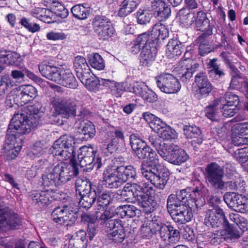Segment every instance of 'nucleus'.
Here are the masks:
<instances>
[{"instance_id":"obj_1","label":"nucleus","mask_w":248,"mask_h":248,"mask_svg":"<svg viewBox=\"0 0 248 248\" xmlns=\"http://www.w3.org/2000/svg\"><path fill=\"white\" fill-rule=\"evenodd\" d=\"M122 191V195L128 197L132 202L137 203L143 208L146 213H150L154 211L157 206L156 202L153 199L155 193L153 187L143 183H133L126 184Z\"/></svg>"},{"instance_id":"obj_2","label":"nucleus","mask_w":248,"mask_h":248,"mask_svg":"<svg viewBox=\"0 0 248 248\" xmlns=\"http://www.w3.org/2000/svg\"><path fill=\"white\" fill-rule=\"evenodd\" d=\"M195 187L191 189V192H187L186 189H182L175 194L170 195L167 199V209L168 212L174 210L186 208L197 209L200 206V202L198 200L200 194H205L207 189L202 186L199 180L194 181Z\"/></svg>"},{"instance_id":"obj_3","label":"nucleus","mask_w":248,"mask_h":248,"mask_svg":"<svg viewBox=\"0 0 248 248\" xmlns=\"http://www.w3.org/2000/svg\"><path fill=\"white\" fill-rule=\"evenodd\" d=\"M78 173L77 161H72L71 164L61 162L46 169L42 176V185L47 187L58 186L70 180Z\"/></svg>"},{"instance_id":"obj_4","label":"nucleus","mask_w":248,"mask_h":248,"mask_svg":"<svg viewBox=\"0 0 248 248\" xmlns=\"http://www.w3.org/2000/svg\"><path fill=\"white\" fill-rule=\"evenodd\" d=\"M205 171L206 183L209 187L214 190H226L228 187L231 190H244L245 182L240 178L227 183L224 181V170L216 163L212 162L208 164L205 168Z\"/></svg>"},{"instance_id":"obj_5","label":"nucleus","mask_w":248,"mask_h":248,"mask_svg":"<svg viewBox=\"0 0 248 248\" xmlns=\"http://www.w3.org/2000/svg\"><path fill=\"white\" fill-rule=\"evenodd\" d=\"M40 72L48 79L67 88L75 89L78 82L68 69H64L42 62L38 65Z\"/></svg>"},{"instance_id":"obj_6","label":"nucleus","mask_w":248,"mask_h":248,"mask_svg":"<svg viewBox=\"0 0 248 248\" xmlns=\"http://www.w3.org/2000/svg\"><path fill=\"white\" fill-rule=\"evenodd\" d=\"M154 147L159 155L164 160L172 164L179 165L186 161L188 155L182 149L174 144H160L159 138L151 139Z\"/></svg>"},{"instance_id":"obj_7","label":"nucleus","mask_w":248,"mask_h":248,"mask_svg":"<svg viewBox=\"0 0 248 248\" xmlns=\"http://www.w3.org/2000/svg\"><path fill=\"white\" fill-rule=\"evenodd\" d=\"M75 139L73 137L63 135L54 142L50 149L54 156H59V159L66 160L70 159L71 163L75 157L74 144Z\"/></svg>"},{"instance_id":"obj_8","label":"nucleus","mask_w":248,"mask_h":248,"mask_svg":"<svg viewBox=\"0 0 248 248\" xmlns=\"http://www.w3.org/2000/svg\"><path fill=\"white\" fill-rule=\"evenodd\" d=\"M150 168L147 164H142L140 169L142 177L150 182L156 188L163 189L169 179L170 172L167 168L160 171Z\"/></svg>"},{"instance_id":"obj_9","label":"nucleus","mask_w":248,"mask_h":248,"mask_svg":"<svg viewBox=\"0 0 248 248\" xmlns=\"http://www.w3.org/2000/svg\"><path fill=\"white\" fill-rule=\"evenodd\" d=\"M153 233L159 232L160 238L165 243H175L180 237L179 231L170 225L162 223L160 220L155 219L147 220Z\"/></svg>"},{"instance_id":"obj_10","label":"nucleus","mask_w":248,"mask_h":248,"mask_svg":"<svg viewBox=\"0 0 248 248\" xmlns=\"http://www.w3.org/2000/svg\"><path fill=\"white\" fill-rule=\"evenodd\" d=\"M33 127L32 123L29 120L27 115L22 112L14 114L11 120L7 129V135H14L19 137L21 135L29 133Z\"/></svg>"},{"instance_id":"obj_11","label":"nucleus","mask_w":248,"mask_h":248,"mask_svg":"<svg viewBox=\"0 0 248 248\" xmlns=\"http://www.w3.org/2000/svg\"><path fill=\"white\" fill-rule=\"evenodd\" d=\"M82 220L87 224V233L80 230L76 235H73L69 240L68 248H86L87 241L85 237L88 235L90 241L93 238V218L91 215L85 214L82 216Z\"/></svg>"},{"instance_id":"obj_12","label":"nucleus","mask_w":248,"mask_h":248,"mask_svg":"<svg viewBox=\"0 0 248 248\" xmlns=\"http://www.w3.org/2000/svg\"><path fill=\"white\" fill-rule=\"evenodd\" d=\"M197 15V16H196L194 13L187 14L186 23L187 25L192 26L197 30L203 32L199 37V40L201 41L203 38L212 34L213 27L210 25L209 20L203 12L199 11Z\"/></svg>"},{"instance_id":"obj_13","label":"nucleus","mask_w":248,"mask_h":248,"mask_svg":"<svg viewBox=\"0 0 248 248\" xmlns=\"http://www.w3.org/2000/svg\"><path fill=\"white\" fill-rule=\"evenodd\" d=\"M52 220L60 224L68 222L67 225L74 222L77 218V211L73 203H66L56 207L51 213Z\"/></svg>"},{"instance_id":"obj_14","label":"nucleus","mask_w":248,"mask_h":248,"mask_svg":"<svg viewBox=\"0 0 248 248\" xmlns=\"http://www.w3.org/2000/svg\"><path fill=\"white\" fill-rule=\"evenodd\" d=\"M111 198L107 193H104L100 195L97 200V205L94 214V220L98 221L100 224L105 223L114 216L113 209L108 208L107 206L109 204Z\"/></svg>"},{"instance_id":"obj_15","label":"nucleus","mask_w":248,"mask_h":248,"mask_svg":"<svg viewBox=\"0 0 248 248\" xmlns=\"http://www.w3.org/2000/svg\"><path fill=\"white\" fill-rule=\"evenodd\" d=\"M224 229L218 230L212 234V242L219 244L226 240L233 242L238 239L243 234V230L239 227L229 224L227 220H224L223 224Z\"/></svg>"},{"instance_id":"obj_16","label":"nucleus","mask_w":248,"mask_h":248,"mask_svg":"<svg viewBox=\"0 0 248 248\" xmlns=\"http://www.w3.org/2000/svg\"><path fill=\"white\" fill-rule=\"evenodd\" d=\"M94 32L99 40L104 41L112 37L115 30L109 19L96 16L94 17Z\"/></svg>"},{"instance_id":"obj_17","label":"nucleus","mask_w":248,"mask_h":248,"mask_svg":"<svg viewBox=\"0 0 248 248\" xmlns=\"http://www.w3.org/2000/svg\"><path fill=\"white\" fill-rule=\"evenodd\" d=\"M158 88L166 93H175L180 91L181 85L179 80L172 75L165 73L156 77Z\"/></svg>"},{"instance_id":"obj_18","label":"nucleus","mask_w":248,"mask_h":248,"mask_svg":"<svg viewBox=\"0 0 248 248\" xmlns=\"http://www.w3.org/2000/svg\"><path fill=\"white\" fill-rule=\"evenodd\" d=\"M74 67L78 74L82 76L81 82L90 91H93V80L91 73L92 70L86 62L85 59L81 56H77L74 62Z\"/></svg>"},{"instance_id":"obj_19","label":"nucleus","mask_w":248,"mask_h":248,"mask_svg":"<svg viewBox=\"0 0 248 248\" xmlns=\"http://www.w3.org/2000/svg\"><path fill=\"white\" fill-rule=\"evenodd\" d=\"M50 102L56 112L64 118L76 114L75 105L70 98L54 96L50 98Z\"/></svg>"},{"instance_id":"obj_20","label":"nucleus","mask_w":248,"mask_h":248,"mask_svg":"<svg viewBox=\"0 0 248 248\" xmlns=\"http://www.w3.org/2000/svg\"><path fill=\"white\" fill-rule=\"evenodd\" d=\"M106 227L108 237L109 240L116 243H121L124 241L125 234L121 220H109L106 223Z\"/></svg>"},{"instance_id":"obj_21","label":"nucleus","mask_w":248,"mask_h":248,"mask_svg":"<svg viewBox=\"0 0 248 248\" xmlns=\"http://www.w3.org/2000/svg\"><path fill=\"white\" fill-rule=\"evenodd\" d=\"M37 96V90L32 85H23L18 87L14 100L18 106H23Z\"/></svg>"},{"instance_id":"obj_22","label":"nucleus","mask_w":248,"mask_h":248,"mask_svg":"<svg viewBox=\"0 0 248 248\" xmlns=\"http://www.w3.org/2000/svg\"><path fill=\"white\" fill-rule=\"evenodd\" d=\"M224 220L226 218L224 212L217 205L211 206L205 213L204 223L208 227H217L221 223L223 224Z\"/></svg>"},{"instance_id":"obj_23","label":"nucleus","mask_w":248,"mask_h":248,"mask_svg":"<svg viewBox=\"0 0 248 248\" xmlns=\"http://www.w3.org/2000/svg\"><path fill=\"white\" fill-rule=\"evenodd\" d=\"M101 86L110 87L111 93L117 97H120L126 91L125 84L124 82H114L108 79H99L94 75V92L98 90Z\"/></svg>"},{"instance_id":"obj_24","label":"nucleus","mask_w":248,"mask_h":248,"mask_svg":"<svg viewBox=\"0 0 248 248\" xmlns=\"http://www.w3.org/2000/svg\"><path fill=\"white\" fill-rule=\"evenodd\" d=\"M130 142L132 150L139 159L146 158L152 151L137 134H133L130 136Z\"/></svg>"},{"instance_id":"obj_25","label":"nucleus","mask_w":248,"mask_h":248,"mask_svg":"<svg viewBox=\"0 0 248 248\" xmlns=\"http://www.w3.org/2000/svg\"><path fill=\"white\" fill-rule=\"evenodd\" d=\"M1 212L0 228L7 227L11 229H17L19 228L21 225V220L17 214L8 209H5Z\"/></svg>"},{"instance_id":"obj_26","label":"nucleus","mask_w":248,"mask_h":248,"mask_svg":"<svg viewBox=\"0 0 248 248\" xmlns=\"http://www.w3.org/2000/svg\"><path fill=\"white\" fill-rule=\"evenodd\" d=\"M21 149V146L17 141V138L14 135L7 138L3 148V154L7 160L15 159Z\"/></svg>"},{"instance_id":"obj_27","label":"nucleus","mask_w":248,"mask_h":248,"mask_svg":"<svg viewBox=\"0 0 248 248\" xmlns=\"http://www.w3.org/2000/svg\"><path fill=\"white\" fill-rule=\"evenodd\" d=\"M225 202L230 206L237 208L241 213L248 212V198L242 194L232 192L227 195Z\"/></svg>"},{"instance_id":"obj_28","label":"nucleus","mask_w":248,"mask_h":248,"mask_svg":"<svg viewBox=\"0 0 248 248\" xmlns=\"http://www.w3.org/2000/svg\"><path fill=\"white\" fill-rule=\"evenodd\" d=\"M196 92L201 97L207 96L212 90L211 83L203 73L197 74L195 77Z\"/></svg>"},{"instance_id":"obj_29","label":"nucleus","mask_w":248,"mask_h":248,"mask_svg":"<svg viewBox=\"0 0 248 248\" xmlns=\"http://www.w3.org/2000/svg\"><path fill=\"white\" fill-rule=\"evenodd\" d=\"M103 179V185L110 188H117L123 184L116 167L105 171Z\"/></svg>"},{"instance_id":"obj_30","label":"nucleus","mask_w":248,"mask_h":248,"mask_svg":"<svg viewBox=\"0 0 248 248\" xmlns=\"http://www.w3.org/2000/svg\"><path fill=\"white\" fill-rule=\"evenodd\" d=\"M54 192L51 190L33 191L29 193V197L34 204L39 205H48L54 201Z\"/></svg>"},{"instance_id":"obj_31","label":"nucleus","mask_w":248,"mask_h":248,"mask_svg":"<svg viewBox=\"0 0 248 248\" xmlns=\"http://www.w3.org/2000/svg\"><path fill=\"white\" fill-rule=\"evenodd\" d=\"M150 10L154 16L159 20L168 18L171 14L169 5L162 0H156L152 2Z\"/></svg>"},{"instance_id":"obj_32","label":"nucleus","mask_w":248,"mask_h":248,"mask_svg":"<svg viewBox=\"0 0 248 248\" xmlns=\"http://www.w3.org/2000/svg\"><path fill=\"white\" fill-rule=\"evenodd\" d=\"M157 49L155 45L149 43L145 45L140 54V62L144 66H149L155 60Z\"/></svg>"},{"instance_id":"obj_33","label":"nucleus","mask_w":248,"mask_h":248,"mask_svg":"<svg viewBox=\"0 0 248 248\" xmlns=\"http://www.w3.org/2000/svg\"><path fill=\"white\" fill-rule=\"evenodd\" d=\"M149 33V43L155 45L158 40H164L169 36V30L167 27L160 23L155 24L153 27L152 31Z\"/></svg>"},{"instance_id":"obj_34","label":"nucleus","mask_w":248,"mask_h":248,"mask_svg":"<svg viewBox=\"0 0 248 248\" xmlns=\"http://www.w3.org/2000/svg\"><path fill=\"white\" fill-rule=\"evenodd\" d=\"M142 118L149 124L152 130L158 134L167 124L160 118L149 112H144Z\"/></svg>"},{"instance_id":"obj_35","label":"nucleus","mask_w":248,"mask_h":248,"mask_svg":"<svg viewBox=\"0 0 248 248\" xmlns=\"http://www.w3.org/2000/svg\"><path fill=\"white\" fill-rule=\"evenodd\" d=\"M192 210L189 209L188 207H186V208H179V209L169 212L174 222L180 224H185L191 220L193 217Z\"/></svg>"},{"instance_id":"obj_36","label":"nucleus","mask_w":248,"mask_h":248,"mask_svg":"<svg viewBox=\"0 0 248 248\" xmlns=\"http://www.w3.org/2000/svg\"><path fill=\"white\" fill-rule=\"evenodd\" d=\"M185 46L184 44L177 39H170L166 46V54L170 58L180 56Z\"/></svg>"},{"instance_id":"obj_37","label":"nucleus","mask_w":248,"mask_h":248,"mask_svg":"<svg viewBox=\"0 0 248 248\" xmlns=\"http://www.w3.org/2000/svg\"><path fill=\"white\" fill-rule=\"evenodd\" d=\"M178 134L175 129L172 128L168 124L163 129L162 131L158 134V136L154 135L149 137V141L151 144L154 147V145L151 142V139H154L155 137L159 138L161 141L160 144H168L165 143L163 140H170L177 138Z\"/></svg>"},{"instance_id":"obj_38","label":"nucleus","mask_w":248,"mask_h":248,"mask_svg":"<svg viewBox=\"0 0 248 248\" xmlns=\"http://www.w3.org/2000/svg\"><path fill=\"white\" fill-rule=\"evenodd\" d=\"M116 213L122 218L127 217H133L139 216L140 211L132 205H123L118 206L114 210Z\"/></svg>"},{"instance_id":"obj_39","label":"nucleus","mask_w":248,"mask_h":248,"mask_svg":"<svg viewBox=\"0 0 248 248\" xmlns=\"http://www.w3.org/2000/svg\"><path fill=\"white\" fill-rule=\"evenodd\" d=\"M140 0H124L120 5L118 15L120 17L125 16L137 7Z\"/></svg>"},{"instance_id":"obj_40","label":"nucleus","mask_w":248,"mask_h":248,"mask_svg":"<svg viewBox=\"0 0 248 248\" xmlns=\"http://www.w3.org/2000/svg\"><path fill=\"white\" fill-rule=\"evenodd\" d=\"M116 167L123 183L130 179H134L137 175L136 169L132 165Z\"/></svg>"},{"instance_id":"obj_41","label":"nucleus","mask_w":248,"mask_h":248,"mask_svg":"<svg viewBox=\"0 0 248 248\" xmlns=\"http://www.w3.org/2000/svg\"><path fill=\"white\" fill-rule=\"evenodd\" d=\"M184 133L187 139H193L192 141L200 144L202 142L201 131L196 126L186 125L184 128Z\"/></svg>"},{"instance_id":"obj_42","label":"nucleus","mask_w":248,"mask_h":248,"mask_svg":"<svg viewBox=\"0 0 248 248\" xmlns=\"http://www.w3.org/2000/svg\"><path fill=\"white\" fill-rule=\"evenodd\" d=\"M75 187L76 188V194L77 197H78V195L81 196L84 193H90L92 184L86 178H78L76 180Z\"/></svg>"},{"instance_id":"obj_43","label":"nucleus","mask_w":248,"mask_h":248,"mask_svg":"<svg viewBox=\"0 0 248 248\" xmlns=\"http://www.w3.org/2000/svg\"><path fill=\"white\" fill-rule=\"evenodd\" d=\"M148 39L149 33H143L140 35L134 41L130 49L131 52L133 54H138L140 52L141 47L143 48L145 45H148Z\"/></svg>"},{"instance_id":"obj_44","label":"nucleus","mask_w":248,"mask_h":248,"mask_svg":"<svg viewBox=\"0 0 248 248\" xmlns=\"http://www.w3.org/2000/svg\"><path fill=\"white\" fill-rule=\"evenodd\" d=\"M199 66V64L196 62L191 63L190 65L186 63L183 67H181L183 69L182 71L179 73V77L182 81L186 82L192 77L193 74L198 70Z\"/></svg>"},{"instance_id":"obj_45","label":"nucleus","mask_w":248,"mask_h":248,"mask_svg":"<svg viewBox=\"0 0 248 248\" xmlns=\"http://www.w3.org/2000/svg\"><path fill=\"white\" fill-rule=\"evenodd\" d=\"M216 61L217 59H216L210 60L208 63V68L209 69L208 74L210 77L217 79L223 76L224 74L222 70L219 68L216 63Z\"/></svg>"},{"instance_id":"obj_46","label":"nucleus","mask_w":248,"mask_h":248,"mask_svg":"<svg viewBox=\"0 0 248 248\" xmlns=\"http://www.w3.org/2000/svg\"><path fill=\"white\" fill-rule=\"evenodd\" d=\"M71 12L76 18L83 20L86 19L89 15L90 9L83 5L79 4L73 6L71 8Z\"/></svg>"},{"instance_id":"obj_47","label":"nucleus","mask_w":248,"mask_h":248,"mask_svg":"<svg viewBox=\"0 0 248 248\" xmlns=\"http://www.w3.org/2000/svg\"><path fill=\"white\" fill-rule=\"evenodd\" d=\"M216 105L219 106V108L222 109V115L225 117L233 116L238 111L235 106H232L227 103H221L219 100L216 99Z\"/></svg>"},{"instance_id":"obj_48","label":"nucleus","mask_w":248,"mask_h":248,"mask_svg":"<svg viewBox=\"0 0 248 248\" xmlns=\"http://www.w3.org/2000/svg\"><path fill=\"white\" fill-rule=\"evenodd\" d=\"M219 106L216 105V100L213 105L206 107L204 109L206 117L212 121H217L219 119V114L218 111Z\"/></svg>"},{"instance_id":"obj_49","label":"nucleus","mask_w":248,"mask_h":248,"mask_svg":"<svg viewBox=\"0 0 248 248\" xmlns=\"http://www.w3.org/2000/svg\"><path fill=\"white\" fill-rule=\"evenodd\" d=\"M221 103H227L232 106H236L239 102V99L238 95L231 92H227L225 96L220 97L217 99Z\"/></svg>"},{"instance_id":"obj_50","label":"nucleus","mask_w":248,"mask_h":248,"mask_svg":"<svg viewBox=\"0 0 248 248\" xmlns=\"http://www.w3.org/2000/svg\"><path fill=\"white\" fill-rule=\"evenodd\" d=\"M19 58V55L15 52H9L7 54H0V62L8 65L16 64Z\"/></svg>"},{"instance_id":"obj_51","label":"nucleus","mask_w":248,"mask_h":248,"mask_svg":"<svg viewBox=\"0 0 248 248\" xmlns=\"http://www.w3.org/2000/svg\"><path fill=\"white\" fill-rule=\"evenodd\" d=\"M79 199V205L85 209H89L92 206L93 204V196L90 193H84L81 194V196H78L77 197Z\"/></svg>"},{"instance_id":"obj_52","label":"nucleus","mask_w":248,"mask_h":248,"mask_svg":"<svg viewBox=\"0 0 248 248\" xmlns=\"http://www.w3.org/2000/svg\"><path fill=\"white\" fill-rule=\"evenodd\" d=\"M52 12L57 16L64 18L68 15V11L62 4L58 2H54L51 7Z\"/></svg>"},{"instance_id":"obj_53","label":"nucleus","mask_w":248,"mask_h":248,"mask_svg":"<svg viewBox=\"0 0 248 248\" xmlns=\"http://www.w3.org/2000/svg\"><path fill=\"white\" fill-rule=\"evenodd\" d=\"M78 159L79 162V164L77 162L78 165H80L81 168H84V171H89L93 169V158L78 155Z\"/></svg>"},{"instance_id":"obj_54","label":"nucleus","mask_w":248,"mask_h":248,"mask_svg":"<svg viewBox=\"0 0 248 248\" xmlns=\"http://www.w3.org/2000/svg\"><path fill=\"white\" fill-rule=\"evenodd\" d=\"M147 158L148 159L149 161L147 162H143L141 164H147L152 169H155L160 164V158L159 156L157 155L156 153L152 149V151L150 153Z\"/></svg>"},{"instance_id":"obj_55","label":"nucleus","mask_w":248,"mask_h":248,"mask_svg":"<svg viewBox=\"0 0 248 248\" xmlns=\"http://www.w3.org/2000/svg\"><path fill=\"white\" fill-rule=\"evenodd\" d=\"M143 100L148 103H153L157 101L156 94L146 85L140 96Z\"/></svg>"},{"instance_id":"obj_56","label":"nucleus","mask_w":248,"mask_h":248,"mask_svg":"<svg viewBox=\"0 0 248 248\" xmlns=\"http://www.w3.org/2000/svg\"><path fill=\"white\" fill-rule=\"evenodd\" d=\"M146 86V85L144 82H137L130 84L127 87V91L140 96Z\"/></svg>"},{"instance_id":"obj_57","label":"nucleus","mask_w":248,"mask_h":248,"mask_svg":"<svg viewBox=\"0 0 248 248\" xmlns=\"http://www.w3.org/2000/svg\"><path fill=\"white\" fill-rule=\"evenodd\" d=\"M245 84H247L244 82V79L242 78L239 74H236L233 75L232 78V80L230 83V88L232 89H239L244 84V86L246 87Z\"/></svg>"},{"instance_id":"obj_58","label":"nucleus","mask_w":248,"mask_h":248,"mask_svg":"<svg viewBox=\"0 0 248 248\" xmlns=\"http://www.w3.org/2000/svg\"><path fill=\"white\" fill-rule=\"evenodd\" d=\"M137 21L139 24L143 25L149 22L151 15L146 10H139L137 14Z\"/></svg>"},{"instance_id":"obj_59","label":"nucleus","mask_w":248,"mask_h":248,"mask_svg":"<svg viewBox=\"0 0 248 248\" xmlns=\"http://www.w3.org/2000/svg\"><path fill=\"white\" fill-rule=\"evenodd\" d=\"M213 50L212 47L209 45V41L204 40L201 41L199 46V51L201 56H204L211 52Z\"/></svg>"},{"instance_id":"obj_60","label":"nucleus","mask_w":248,"mask_h":248,"mask_svg":"<svg viewBox=\"0 0 248 248\" xmlns=\"http://www.w3.org/2000/svg\"><path fill=\"white\" fill-rule=\"evenodd\" d=\"M152 230L147 220H146L141 226L140 234L142 237L149 239L153 234Z\"/></svg>"},{"instance_id":"obj_61","label":"nucleus","mask_w":248,"mask_h":248,"mask_svg":"<svg viewBox=\"0 0 248 248\" xmlns=\"http://www.w3.org/2000/svg\"><path fill=\"white\" fill-rule=\"evenodd\" d=\"M105 67V63L102 57L97 53H94V69L102 70Z\"/></svg>"},{"instance_id":"obj_62","label":"nucleus","mask_w":248,"mask_h":248,"mask_svg":"<svg viewBox=\"0 0 248 248\" xmlns=\"http://www.w3.org/2000/svg\"><path fill=\"white\" fill-rule=\"evenodd\" d=\"M46 147L41 141L36 142L32 149V152L34 155H40L46 152Z\"/></svg>"},{"instance_id":"obj_63","label":"nucleus","mask_w":248,"mask_h":248,"mask_svg":"<svg viewBox=\"0 0 248 248\" xmlns=\"http://www.w3.org/2000/svg\"><path fill=\"white\" fill-rule=\"evenodd\" d=\"M46 37L48 40L55 41L63 40L66 38V35L62 32H57L51 31L47 33Z\"/></svg>"},{"instance_id":"obj_64","label":"nucleus","mask_w":248,"mask_h":248,"mask_svg":"<svg viewBox=\"0 0 248 248\" xmlns=\"http://www.w3.org/2000/svg\"><path fill=\"white\" fill-rule=\"evenodd\" d=\"M232 142L234 145L236 146L248 145V137H244L243 135H240L237 137H233Z\"/></svg>"}]
</instances>
